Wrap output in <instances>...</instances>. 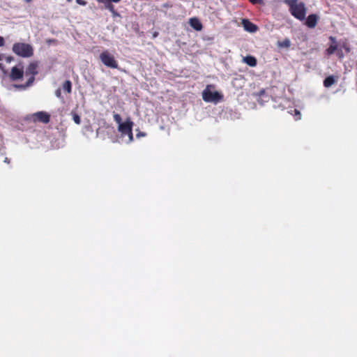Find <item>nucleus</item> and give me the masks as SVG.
Masks as SVG:
<instances>
[{"label": "nucleus", "instance_id": "nucleus-29", "mask_svg": "<svg viewBox=\"0 0 357 357\" xmlns=\"http://www.w3.org/2000/svg\"><path fill=\"white\" fill-rule=\"evenodd\" d=\"M145 136V133L144 132H139L137 135V137H144Z\"/></svg>", "mask_w": 357, "mask_h": 357}, {"label": "nucleus", "instance_id": "nucleus-8", "mask_svg": "<svg viewBox=\"0 0 357 357\" xmlns=\"http://www.w3.org/2000/svg\"><path fill=\"white\" fill-rule=\"evenodd\" d=\"M23 75L24 70L22 66H14L11 69L10 77L12 80L15 81L21 79L23 77Z\"/></svg>", "mask_w": 357, "mask_h": 357}, {"label": "nucleus", "instance_id": "nucleus-4", "mask_svg": "<svg viewBox=\"0 0 357 357\" xmlns=\"http://www.w3.org/2000/svg\"><path fill=\"white\" fill-rule=\"evenodd\" d=\"M213 86L208 85L202 91V98L206 102L218 103L222 100L223 96L218 91H212Z\"/></svg>", "mask_w": 357, "mask_h": 357}, {"label": "nucleus", "instance_id": "nucleus-1", "mask_svg": "<svg viewBox=\"0 0 357 357\" xmlns=\"http://www.w3.org/2000/svg\"><path fill=\"white\" fill-rule=\"evenodd\" d=\"M113 117L115 122L118 124V131L121 133V137H128L127 143L132 142L133 122L130 119H127L124 122H123L121 117L119 114H114Z\"/></svg>", "mask_w": 357, "mask_h": 357}, {"label": "nucleus", "instance_id": "nucleus-7", "mask_svg": "<svg viewBox=\"0 0 357 357\" xmlns=\"http://www.w3.org/2000/svg\"><path fill=\"white\" fill-rule=\"evenodd\" d=\"M29 119L33 122L40 121L44 123H47L50 121V115L45 112H38L31 114Z\"/></svg>", "mask_w": 357, "mask_h": 357}, {"label": "nucleus", "instance_id": "nucleus-28", "mask_svg": "<svg viewBox=\"0 0 357 357\" xmlns=\"http://www.w3.org/2000/svg\"><path fill=\"white\" fill-rule=\"evenodd\" d=\"M6 59V61L8 63H10L13 60V57L12 56H7Z\"/></svg>", "mask_w": 357, "mask_h": 357}, {"label": "nucleus", "instance_id": "nucleus-32", "mask_svg": "<svg viewBox=\"0 0 357 357\" xmlns=\"http://www.w3.org/2000/svg\"><path fill=\"white\" fill-rule=\"evenodd\" d=\"M4 162L6 163H9V160L7 158H6Z\"/></svg>", "mask_w": 357, "mask_h": 357}, {"label": "nucleus", "instance_id": "nucleus-14", "mask_svg": "<svg viewBox=\"0 0 357 357\" xmlns=\"http://www.w3.org/2000/svg\"><path fill=\"white\" fill-rule=\"evenodd\" d=\"M62 87L65 91L70 93L71 92V89H72V84H71L70 81H69V80L65 81L64 83L63 84Z\"/></svg>", "mask_w": 357, "mask_h": 357}, {"label": "nucleus", "instance_id": "nucleus-16", "mask_svg": "<svg viewBox=\"0 0 357 357\" xmlns=\"http://www.w3.org/2000/svg\"><path fill=\"white\" fill-rule=\"evenodd\" d=\"M337 50V46L335 44L330 45V47L326 50V52L328 55H331Z\"/></svg>", "mask_w": 357, "mask_h": 357}, {"label": "nucleus", "instance_id": "nucleus-22", "mask_svg": "<svg viewBox=\"0 0 357 357\" xmlns=\"http://www.w3.org/2000/svg\"><path fill=\"white\" fill-rule=\"evenodd\" d=\"M2 57H3V55L0 54V61H1V60H2ZM0 69H1V70L3 71V73L4 74H6V72L5 71L4 68H3V66H2V64H1V63H0Z\"/></svg>", "mask_w": 357, "mask_h": 357}, {"label": "nucleus", "instance_id": "nucleus-15", "mask_svg": "<svg viewBox=\"0 0 357 357\" xmlns=\"http://www.w3.org/2000/svg\"><path fill=\"white\" fill-rule=\"evenodd\" d=\"M105 8L109 10L114 16H118L119 14L115 11L114 6L109 2L105 6Z\"/></svg>", "mask_w": 357, "mask_h": 357}, {"label": "nucleus", "instance_id": "nucleus-12", "mask_svg": "<svg viewBox=\"0 0 357 357\" xmlns=\"http://www.w3.org/2000/svg\"><path fill=\"white\" fill-rule=\"evenodd\" d=\"M243 61L251 67H255L257 65L256 59L252 56H247L243 57Z\"/></svg>", "mask_w": 357, "mask_h": 357}, {"label": "nucleus", "instance_id": "nucleus-5", "mask_svg": "<svg viewBox=\"0 0 357 357\" xmlns=\"http://www.w3.org/2000/svg\"><path fill=\"white\" fill-rule=\"evenodd\" d=\"M13 52L22 57L27 58L33 55V47L31 45L24 43H16L12 48Z\"/></svg>", "mask_w": 357, "mask_h": 357}, {"label": "nucleus", "instance_id": "nucleus-3", "mask_svg": "<svg viewBox=\"0 0 357 357\" xmlns=\"http://www.w3.org/2000/svg\"><path fill=\"white\" fill-rule=\"evenodd\" d=\"M38 74V64L37 63H31L25 70V75L29 77L27 82L25 85L20 84H15L14 87L17 89H24L25 88L31 86L35 79V75Z\"/></svg>", "mask_w": 357, "mask_h": 357}, {"label": "nucleus", "instance_id": "nucleus-9", "mask_svg": "<svg viewBox=\"0 0 357 357\" xmlns=\"http://www.w3.org/2000/svg\"><path fill=\"white\" fill-rule=\"evenodd\" d=\"M242 25L244 28V29L250 33H255L258 28L257 26L253 24L252 22H250L247 19H243L242 20Z\"/></svg>", "mask_w": 357, "mask_h": 357}, {"label": "nucleus", "instance_id": "nucleus-13", "mask_svg": "<svg viewBox=\"0 0 357 357\" xmlns=\"http://www.w3.org/2000/svg\"><path fill=\"white\" fill-rule=\"evenodd\" d=\"M335 82V79L333 76H329L326 77L324 81V85L325 87L331 86Z\"/></svg>", "mask_w": 357, "mask_h": 357}, {"label": "nucleus", "instance_id": "nucleus-18", "mask_svg": "<svg viewBox=\"0 0 357 357\" xmlns=\"http://www.w3.org/2000/svg\"><path fill=\"white\" fill-rule=\"evenodd\" d=\"M290 40L289 39L284 40L282 43L280 44V46L289 47L290 46Z\"/></svg>", "mask_w": 357, "mask_h": 357}, {"label": "nucleus", "instance_id": "nucleus-2", "mask_svg": "<svg viewBox=\"0 0 357 357\" xmlns=\"http://www.w3.org/2000/svg\"><path fill=\"white\" fill-rule=\"evenodd\" d=\"M284 2L289 6V10L294 17L300 20L305 19L306 10L303 3H298L297 0H284Z\"/></svg>", "mask_w": 357, "mask_h": 357}, {"label": "nucleus", "instance_id": "nucleus-23", "mask_svg": "<svg viewBox=\"0 0 357 357\" xmlns=\"http://www.w3.org/2000/svg\"><path fill=\"white\" fill-rule=\"evenodd\" d=\"M4 38L2 36H0V47H2L4 45Z\"/></svg>", "mask_w": 357, "mask_h": 357}, {"label": "nucleus", "instance_id": "nucleus-20", "mask_svg": "<svg viewBox=\"0 0 357 357\" xmlns=\"http://www.w3.org/2000/svg\"><path fill=\"white\" fill-rule=\"evenodd\" d=\"M55 94H56V96L57 98H62V97H61V89H58L56 90Z\"/></svg>", "mask_w": 357, "mask_h": 357}, {"label": "nucleus", "instance_id": "nucleus-24", "mask_svg": "<svg viewBox=\"0 0 357 357\" xmlns=\"http://www.w3.org/2000/svg\"><path fill=\"white\" fill-rule=\"evenodd\" d=\"M162 7L165 8H168L172 7V4H170L169 3H166L162 5Z\"/></svg>", "mask_w": 357, "mask_h": 357}, {"label": "nucleus", "instance_id": "nucleus-19", "mask_svg": "<svg viewBox=\"0 0 357 357\" xmlns=\"http://www.w3.org/2000/svg\"><path fill=\"white\" fill-rule=\"evenodd\" d=\"M336 54H337V56L340 59H342L344 58V54L342 51V50L340 49H337V51H336Z\"/></svg>", "mask_w": 357, "mask_h": 357}, {"label": "nucleus", "instance_id": "nucleus-34", "mask_svg": "<svg viewBox=\"0 0 357 357\" xmlns=\"http://www.w3.org/2000/svg\"><path fill=\"white\" fill-rule=\"evenodd\" d=\"M72 0H67V1L70 2Z\"/></svg>", "mask_w": 357, "mask_h": 357}, {"label": "nucleus", "instance_id": "nucleus-25", "mask_svg": "<svg viewBox=\"0 0 357 357\" xmlns=\"http://www.w3.org/2000/svg\"><path fill=\"white\" fill-rule=\"evenodd\" d=\"M252 3H261L262 0H250Z\"/></svg>", "mask_w": 357, "mask_h": 357}, {"label": "nucleus", "instance_id": "nucleus-10", "mask_svg": "<svg viewBox=\"0 0 357 357\" xmlns=\"http://www.w3.org/2000/svg\"><path fill=\"white\" fill-rule=\"evenodd\" d=\"M190 25L196 31H201L202 29V24L200 21L196 17H192L189 20Z\"/></svg>", "mask_w": 357, "mask_h": 357}, {"label": "nucleus", "instance_id": "nucleus-11", "mask_svg": "<svg viewBox=\"0 0 357 357\" xmlns=\"http://www.w3.org/2000/svg\"><path fill=\"white\" fill-rule=\"evenodd\" d=\"M318 17L316 15H310L306 20V24L310 28H314L317 23Z\"/></svg>", "mask_w": 357, "mask_h": 357}, {"label": "nucleus", "instance_id": "nucleus-21", "mask_svg": "<svg viewBox=\"0 0 357 357\" xmlns=\"http://www.w3.org/2000/svg\"><path fill=\"white\" fill-rule=\"evenodd\" d=\"M76 2L79 4V5H82V6H85L86 5V1H84V0H76Z\"/></svg>", "mask_w": 357, "mask_h": 357}, {"label": "nucleus", "instance_id": "nucleus-30", "mask_svg": "<svg viewBox=\"0 0 357 357\" xmlns=\"http://www.w3.org/2000/svg\"><path fill=\"white\" fill-rule=\"evenodd\" d=\"M121 0H108V2H109L110 3L112 2H114V3H118Z\"/></svg>", "mask_w": 357, "mask_h": 357}, {"label": "nucleus", "instance_id": "nucleus-31", "mask_svg": "<svg viewBox=\"0 0 357 357\" xmlns=\"http://www.w3.org/2000/svg\"><path fill=\"white\" fill-rule=\"evenodd\" d=\"M330 40H331V41H333V43H335V38H333V37L331 36V37H330Z\"/></svg>", "mask_w": 357, "mask_h": 357}, {"label": "nucleus", "instance_id": "nucleus-17", "mask_svg": "<svg viewBox=\"0 0 357 357\" xmlns=\"http://www.w3.org/2000/svg\"><path fill=\"white\" fill-rule=\"evenodd\" d=\"M73 119L74 122H75L76 124H77V125L80 124V123H81V119H80V117H79V116L78 114H73Z\"/></svg>", "mask_w": 357, "mask_h": 357}, {"label": "nucleus", "instance_id": "nucleus-26", "mask_svg": "<svg viewBox=\"0 0 357 357\" xmlns=\"http://www.w3.org/2000/svg\"><path fill=\"white\" fill-rule=\"evenodd\" d=\"M294 112H295L296 114L298 115V117L296 118V120L300 119H301V114H300V112L297 109H295Z\"/></svg>", "mask_w": 357, "mask_h": 357}, {"label": "nucleus", "instance_id": "nucleus-6", "mask_svg": "<svg viewBox=\"0 0 357 357\" xmlns=\"http://www.w3.org/2000/svg\"><path fill=\"white\" fill-rule=\"evenodd\" d=\"M101 62L106 66L110 68H118V62L115 59L113 54L108 50L102 52L99 56Z\"/></svg>", "mask_w": 357, "mask_h": 357}, {"label": "nucleus", "instance_id": "nucleus-27", "mask_svg": "<svg viewBox=\"0 0 357 357\" xmlns=\"http://www.w3.org/2000/svg\"><path fill=\"white\" fill-rule=\"evenodd\" d=\"M97 1H98V2H100V3H104V4H105V6L109 3V2H108V0H97Z\"/></svg>", "mask_w": 357, "mask_h": 357}, {"label": "nucleus", "instance_id": "nucleus-33", "mask_svg": "<svg viewBox=\"0 0 357 357\" xmlns=\"http://www.w3.org/2000/svg\"><path fill=\"white\" fill-rule=\"evenodd\" d=\"M344 49H345V50H346L347 52H349V47H344Z\"/></svg>", "mask_w": 357, "mask_h": 357}]
</instances>
